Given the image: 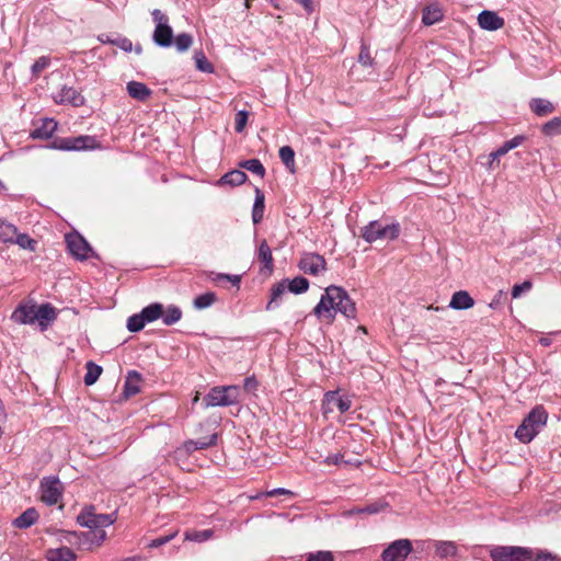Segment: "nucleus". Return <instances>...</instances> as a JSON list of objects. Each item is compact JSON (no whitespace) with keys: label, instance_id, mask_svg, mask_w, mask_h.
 Segmentation results:
<instances>
[{"label":"nucleus","instance_id":"obj_59","mask_svg":"<svg viewBox=\"0 0 561 561\" xmlns=\"http://www.w3.org/2000/svg\"><path fill=\"white\" fill-rule=\"evenodd\" d=\"M324 462L329 466H331V465L339 466L344 461H343V456L341 454H333V455H329L325 458Z\"/></svg>","mask_w":561,"mask_h":561},{"label":"nucleus","instance_id":"obj_63","mask_svg":"<svg viewBox=\"0 0 561 561\" xmlns=\"http://www.w3.org/2000/svg\"><path fill=\"white\" fill-rule=\"evenodd\" d=\"M98 39L103 43V44H112V42L114 41L113 38H111L108 35L106 34H101L98 36Z\"/></svg>","mask_w":561,"mask_h":561},{"label":"nucleus","instance_id":"obj_27","mask_svg":"<svg viewBox=\"0 0 561 561\" xmlns=\"http://www.w3.org/2000/svg\"><path fill=\"white\" fill-rule=\"evenodd\" d=\"M531 111L538 116H546L554 111V105L545 99H533L530 101Z\"/></svg>","mask_w":561,"mask_h":561},{"label":"nucleus","instance_id":"obj_47","mask_svg":"<svg viewBox=\"0 0 561 561\" xmlns=\"http://www.w3.org/2000/svg\"><path fill=\"white\" fill-rule=\"evenodd\" d=\"M248 112L247 111H239L237 114H236V119H234V129L237 133H242L245 125H247V122H248Z\"/></svg>","mask_w":561,"mask_h":561},{"label":"nucleus","instance_id":"obj_23","mask_svg":"<svg viewBox=\"0 0 561 561\" xmlns=\"http://www.w3.org/2000/svg\"><path fill=\"white\" fill-rule=\"evenodd\" d=\"M47 561H75L76 554L68 547L49 549L46 553Z\"/></svg>","mask_w":561,"mask_h":561},{"label":"nucleus","instance_id":"obj_9","mask_svg":"<svg viewBox=\"0 0 561 561\" xmlns=\"http://www.w3.org/2000/svg\"><path fill=\"white\" fill-rule=\"evenodd\" d=\"M66 243L71 255L79 261L88 260L94 254L88 241L77 232L67 234Z\"/></svg>","mask_w":561,"mask_h":561},{"label":"nucleus","instance_id":"obj_50","mask_svg":"<svg viewBox=\"0 0 561 561\" xmlns=\"http://www.w3.org/2000/svg\"><path fill=\"white\" fill-rule=\"evenodd\" d=\"M383 505L381 504H369L360 508H356L355 511H352V513L356 514H377L382 510Z\"/></svg>","mask_w":561,"mask_h":561},{"label":"nucleus","instance_id":"obj_25","mask_svg":"<svg viewBox=\"0 0 561 561\" xmlns=\"http://www.w3.org/2000/svg\"><path fill=\"white\" fill-rule=\"evenodd\" d=\"M10 244H16L23 250H28L34 252L37 248V241L31 238L27 233H22L16 228V234L12 238Z\"/></svg>","mask_w":561,"mask_h":561},{"label":"nucleus","instance_id":"obj_8","mask_svg":"<svg viewBox=\"0 0 561 561\" xmlns=\"http://www.w3.org/2000/svg\"><path fill=\"white\" fill-rule=\"evenodd\" d=\"M492 561H534L531 552L519 547H496L491 550Z\"/></svg>","mask_w":561,"mask_h":561},{"label":"nucleus","instance_id":"obj_61","mask_svg":"<svg viewBox=\"0 0 561 561\" xmlns=\"http://www.w3.org/2000/svg\"><path fill=\"white\" fill-rule=\"evenodd\" d=\"M536 561H560L556 559L551 553L540 552L536 557Z\"/></svg>","mask_w":561,"mask_h":561},{"label":"nucleus","instance_id":"obj_34","mask_svg":"<svg viewBox=\"0 0 561 561\" xmlns=\"http://www.w3.org/2000/svg\"><path fill=\"white\" fill-rule=\"evenodd\" d=\"M239 167L252 172L261 179L265 175V168L259 159L243 160L239 163Z\"/></svg>","mask_w":561,"mask_h":561},{"label":"nucleus","instance_id":"obj_31","mask_svg":"<svg viewBox=\"0 0 561 561\" xmlns=\"http://www.w3.org/2000/svg\"><path fill=\"white\" fill-rule=\"evenodd\" d=\"M140 312L145 321L150 323L161 318L163 314V306L159 302H154L145 307Z\"/></svg>","mask_w":561,"mask_h":561},{"label":"nucleus","instance_id":"obj_29","mask_svg":"<svg viewBox=\"0 0 561 561\" xmlns=\"http://www.w3.org/2000/svg\"><path fill=\"white\" fill-rule=\"evenodd\" d=\"M257 260L264 264V268L272 271L273 255L266 240H262L257 248Z\"/></svg>","mask_w":561,"mask_h":561},{"label":"nucleus","instance_id":"obj_57","mask_svg":"<svg viewBox=\"0 0 561 561\" xmlns=\"http://www.w3.org/2000/svg\"><path fill=\"white\" fill-rule=\"evenodd\" d=\"M524 140H525V137L522 135H518L507 141H505V144H506V147L508 148V150L511 151L512 149L520 146L524 142Z\"/></svg>","mask_w":561,"mask_h":561},{"label":"nucleus","instance_id":"obj_40","mask_svg":"<svg viewBox=\"0 0 561 561\" xmlns=\"http://www.w3.org/2000/svg\"><path fill=\"white\" fill-rule=\"evenodd\" d=\"M214 535V531L211 529H204V530H194V531H187L185 534V539L190 541L195 542H203L208 539H210Z\"/></svg>","mask_w":561,"mask_h":561},{"label":"nucleus","instance_id":"obj_44","mask_svg":"<svg viewBox=\"0 0 561 561\" xmlns=\"http://www.w3.org/2000/svg\"><path fill=\"white\" fill-rule=\"evenodd\" d=\"M542 133L547 136H554L561 134V118L554 117L543 124L542 126Z\"/></svg>","mask_w":561,"mask_h":561},{"label":"nucleus","instance_id":"obj_58","mask_svg":"<svg viewBox=\"0 0 561 561\" xmlns=\"http://www.w3.org/2000/svg\"><path fill=\"white\" fill-rule=\"evenodd\" d=\"M291 494H293L291 491L284 489V488L273 489V490L264 493V495L267 497H273V496H277V495H291Z\"/></svg>","mask_w":561,"mask_h":561},{"label":"nucleus","instance_id":"obj_20","mask_svg":"<svg viewBox=\"0 0 561 561\" xmlns=\"http://www.w3.org/2000/svg\"><path fill=\"white\" fill-rule=\"evenodd\" d=\"M38 512L34 507H30L16 518H14L12 525L19 529H26L33 526L38 520Z\"/></svg>","mask_w":561,"mask_h":561},{"label":"nucleus","instance_id":"obj_35","mask_svg":"<svg viewBox=\"0 0 561 561\" xmlns=\"http://www.w3.org/2000/svg\"><path fill=\"white\" fill-rule=\"evenodd\" d=\"M85 367H87V374H85L83 380L87 386H91L96 382V380L101 376L103 369L101 366L96 365L93 362H88Z\"/></svg>","mask_w":561,"mask_h":561},{"label":"nucleus","instance_id":"obj_24","mask_svg":"<svg viewBox=\"0 0 561 561\" xmlns=\"http://www.w3.org/2000/svg\"><path fill=\"white\" fill-rule=\"evenodd\" d=\"M217 443V434H211L208 437H202L196 440H188L185 443V449L188 453L195 450L206 449L208 447L215 446Z\"/></svg>","mask_w":561,"mask_h":561},{"label":"nucleus","instance_id":"obj_28","mask_svg":"<svg viewBox=\"0 0 561 561\" xmlns=\"http://www.w3.org/2000/svg\"><path fill=\"white\" fill-rule=\"evenodd\" d=\"M140 375L137 371H129L124 387L126 397L135 396L140 391Z\"/></svg>","mask_w":561,"mask_h":561},{"label":"nucleus","instance_id":"obj_11","mask_svg":"<svg viewBox=\"0 0 561 561\" xmlns=\"http://www.w3.org/2000/svg\"><path fill=\"white\" fill-rule=\"evenodd\" d=\"M352 407V400L347 396H341L339 391H328L324 394L322 402L323 413H331L335 409L340 411V413L347 412Z\"/></svg>","mask_w":561,"mask_h":561},{"label":"nucleus","instance_id":"obj_36","mask_svg":"<svg viewBox=\"0 0 561 561\" xmlns=\"http://www.w3.org/2000/svg\"><path fill=\"white\" fill-rule=\"evenodd\" d=\"M182 317V311L176 306H169L165 310L163 309V314L161 316L162 322L165 325H172L180 321Z\"/></svg>","mask_w":561,"mask_h":561},{"label":"nucleus","instance_id":"obj_15","mask_svg":"<svg viewBox=\"0 0 561 561\" xmlns=\"http://www.w3.org/2000/svg\"><path fill=\"white\" fill-rule=\"evenodd\" d=\"M36 321L42 331H45L51 322H54L57 318L56 308L47 302L37 306L36 305Z\"/></svg>","mask_w":561,"mask_h":561},{"label":"nucleus","instance_id":"obj_16","mask_svg":"<svg viewBox=\"0 0 561 561\" xmlns=\"http://www.w3.org/2000/svg\"><path fill=\"white\" fill-rule=\"evenodd\" d=\"M478 23L483 30L496 31L504 25V20L497 13L484 10L479 14Z\"/></svg>","mask_w":561,"mask_h":561},{"label":"nucleus","instance_id":"obj_60","mask_svg":"<svg viewBox=\"0 0 561 561\" xmlns=\"http://www.w3.org/2000/svg\"><path fill=\"white\" fill-rule=\"evenodd\" d=\"M243 387L247 391H253L257 387V381L254 377H248L244 379Z\"/></svg>","mask_w":561,"mask_h":561},{"label":"nucleus","instance_id":"obj_22","mask_svg":"<svg viewBox=\"0 0 561 561\" xmlns=\"http://www.w3.org/2000/svg\"><path fill=\"white\" fill-rule=\"evenodd\" d=\"M126 89L129 96L137 101L144 102L151 95V90L142 82L130 81Z\"/></svg>","mask_w":561,"mask_h":561},{"label":"nucleus","instance_id":"obj_5","mask_svg":"<svg viewBox=\"0 0 561 561\" xmlns=\"http://www.w3.org/2000/svg\"><path fill=\"white\" fill-rule=\"evenodd\" d=\"M156 27L152 34L153 42L161 47H170L173 43V30L169 24V18L159 9L151 12Z\"/></svg>","mask_w":561,"mask_h":561},{"label":"nucleus","instance_id":"obj_52","mask_svg":"<svg viewBox=\"0 0 561 561\" xmlns=\"http://www.w3.org/2000/svg\"><path fill=\"white\" fill-rule=\"evenodd\" d=\"M112 45H115L127 53L133 50V43L127 37L114 38V41L112 42Z\"/></svg>","mask_w":561,"mask_h":561},{"label":"nucleus","instance_id":"obj_2","mask_svg":"<svg viewBox=\"0 0 561 561\" xmlns=\"http://www.w3.org/2000/svg\"><path fill=\"white\" fill-rule=\"evenodd\" d=\"M548 414L543 407L534 408L523 420L515 432V437L524 444L530 443L539 432L546 426Z\"/></svg>","mask_w":561,"mask_h":561},{"label":"nucleus","instance_id":"obj_43","mask_svg":"<svg viewBox=\"0 0 561 561\" xmlns=\"http://www.w3.org/2000/svg\"><path fill=\"white\" fill-rule=\"evenodd\" d=\"M82 536L91 543L100 545L105 540L106 533L103 528H93L87 533H83Z\"/></svg>","mask_w":561,"mask_h":561},{"label":"nucleus","instance_id":"obj_17","mask_svg":"<svg viewBox=\"0 0 561 561\" xmlns=\"http://www.w3.org/2000/svg\"><path fill=\"white\" fill-rule=\"evenodd\" d=\"M57 122L54 118H43L41 125L35 127L30 137L33 139H49L57 129Z\"/></svg>","mask_w":561,"mask_h":561},{"label":"nucleus","instance_id":"obj_51","mask_svg":"<svg viewBox=\"0 0 561 561\" xmlns=\"http://www.w3.org/2000/svg\"><path fill=\"white\" fill-rule=\"evenodd\" d=\"M216 282L220 280H228L232 284V286H236L239 288L241 283V276L240 275H231V274H217L215 277Z\"/></svg>","mask_w":561,"mask_h":561},{"label":"nucleus","instance_id":"obj_53","mask_svg":"<svg viewBox=\"0 0 561 561\" xmlns=\"http://www.w3.org/2000/svg\"><path fill=\"white\" fill-rule=\"evenodd\" d=\"M530 287H531V283L530 282H524L522 284L514 285V287L512 289V297L513 298H518L524 291L529 290Z\"/></svg>","mask_w":561,"mask_h":561},{"label":"nucleus","instance_id":"obj_46","mask_svg":"<svg viewBox=\"0 0 561 561\" xmlns=\"http://www.w3.org/2000/svg\"><path fill=\"white\" fill-rule=\"evenodd\" d=\"M49 58L42 56L32 65V75L38 77L43 70L49 66Z\"/></svg>","mask_w":561,"mask_h":561},{"label":"nucleus","instance_id":"obj_13","mask_svg":"<svg viewBox=\"0 0 561 561\" xmlns=\"http://www.w3.org/2000/svg\"><path fill=\"white\" fill-rule=\"evenodd\" d=\"M299 268L310 275H319L325 270V260L317 253H306L299 261Z\"/></svg>","mask_w":561,"mask_h":561},{"label":"nucleus","instance_id":"obj_19","mask_svg":"<svg viewBox=\"0 0 561 561\" xmlns=\"http://www.w3.org/2000/svg\"><path fill=\"white\" fill-rule=\"evenodd\" d=\"M55 100L59 103H70L73 106H80L84 103V98L72 87H64Z\"/></svg>","mask_w":561,"mask_h":561},{"label":"nucleus","instance_id":"obj_6","mask_svg":"<svg viewBox=\"0 0 561 561\" xmlns=\"http://www.w3.org/2000/svg\"><path fill=\"white\" fill-rule=\"evenodd\" d=\"M96 140L92 136L82 135L78 137L55 138L47 147L64 151H78L93 149Z\"/></svg>","mask_w":561,"mask_h":561},{"label":"nucleus","instance_id":"obj_21","mask_svg":"<svg viewBox=\"0 0 561 561\" xmlns=\"http://www.w3.org/2000/svg\"><path fill=\"white\" fill-rule=\"evenodd\" d=\"M474 305V300L466 290L456 291L449 302V307L456 310H466Z\"/></svg>","mask_w":561,"mask_h":561},{"label":"nucleus","instance_id":"obj_64","mask_svg":"<svg viewBox=\"0 0 561 561\" xmlns=\"http://www.w3.org/2000/svg\"><path fill=\"white\" fill-rule=\"evenodd\" d=\"M133 49L135 50L136 54L140 55L142 53V48L140 45H136L135 47L133 46Z\"/></svg>","mask_w":561,"mask_h":561},{"label":"nucleus","instance_id":"obj_18","mask_svg":"<svg viewBox=\"0 0 561 561\" xmlns=\"http://www.w3.org/2000/svg\"><path fill=\"white\" fill-rule=\"evenodd\" d=\"M430 543L433 545L435 554L439 559L449 560L457 556L458 548L454 541L433 540Z\"/></svg>","mask_w":561,"mask_h":561},{"label":"nucleus","instance_id":"obj_55","mask_svg":"<svg viewBox=\"0 0 561 561\" xmlns=\"http://www.w3.org/2000/svg\"><path fill=\"white\" fill-rule=\"evenodd\" d=\"M286 289H287V287L283 283L277 284L273 288V290H272V300L268 302L267 309L271 308L272 302L274 300H276L278 297H280L286 291Z\"/></svg>","mask_w":561,"mask_h":561},{"label":"nucleus","instance_id":"obj_30","mask_svg":"<svg viewBox=\"0 0 561 561\" xmlns=\"http://www.w3.org/2000/svg\"><path fill=\"white\" fill-rule=\"evenodd\" d=\"M264 201H265L264 194L262 193L261 190L256 188L255 190V199H254L253 209H252V220L255 225L259 224L263 219L264 207H265Z\"/></svg>","mask_w":561,"mask_h":561},{"label":"nucleus","instance_id":"obj_62","mask_svg":"<svg viewBox=\"0 0 561 561\" xmlns=\"http://www.w3.org/2000/svg\"><path fill=\"white\" fill-rule=\"evenodd\" d=\"M296 2L300 3L306 11L311 12L312 11V1L311 0H295Z\"/></svg>","mask_w":561,"mask_h":561},{"label":"nucleus","instance_id":"obj_41","mask_svg":"<svg viewBox=\"0 0 561 561\" xmlns=\"http://www.w3.org/2000/svg\"><path fill=\"white\" fill-rule=\"evenodd\" d=\"M196 68L206 73L214 72V66L208 61L203 51H196L194 55Z\"/></svg>","mask_w":561,"mask_h":561},{"label":"nucleus","instance_id":"obj_26","mask_svg":"<svg viewBox=\"0 0 561 561\" xmlns=\"http://www.w3.org/2000/svg\"><path fill=\"white\" fill-rule=\"evenodd\" d=\"M248 176L243 171L232 170V171L227 172L225 175H222L220 178V180L218 181V184H220V185L228 184L231 186H238V185L243 184L245 182Z\"/></svg>","mask_w":561,"mask_h":561},{"label":"nucleus","instance_id":"obj_12","mask_svg":"<svg viewBox=\"0 0 561 561\" xmlns=\"http://www.w3.org/2000/svg\"><path fill=\"white\" fill-rule=\"evenodd\" d=\"M411 551V541L409 539H399L383 550L382 559L383 561H404Z\"/></svg>","mask_w":561,"mask_h":561},{"label":"nucleus","instance_id":"obj_14","mask_svg":"<svg viewBox=\"0 0 561 561\" xmlns=\"http://www.w3.org/2000/svg\"><path fill=\"white\" fill-rule=\"evenodd\" d=\"M36 305H20L12 313V320L21 324H33L36 321Z\"/></svg>","mask_w":561,"mask_h":561},{"label":"nucleus","instance_id":"obj_56","mask_svg":"<svg viewBox=\"0 0 561 561\" xmlns=\"http://www.w3.org/2000/svg\"><path fill=\"white\" fill-rule=\"evenodd\" d=\"M508 151L510 150L506 147V144L504 142L501 147H499L496 150H494L490 153L491 163H493L495 160H497L502 156L506 154Z\"/></svg>","mask_w":561,"mask_h":561},{"label":"nucleus","instance_id":"obj_37","mask_svg":"<svg viewBox=\"0 0 561 561\" xmlns=\"http://www.w3.org/2000/svg\"><path fill=\"white\" fill-rule=\"evenodd\" d=\"M279 158L285 167L290 171H295V151L289 146H284L279 149Z\"/></svg>","mask_w":561,"mask_h":561},{"label":"nucleus","instance_id":"obj_1","mask_svg":"<svg viewBox=\"0 0 561 561\" xmlns=\"http://www.w3.org/2000/svg\"><path fill=\"white\" fill-rule=\"evenodd\" d=\"M313 312L319 318L327 316L332 319L335 312H341L346 318H354L356 308L342 287L332 285L325 289V294L322 295Z\"/></svg>","mask_w":561,"mask_h":561},{"label":"nucleus","instance_id":"obj_32","mask_svg":"<svg viewBox=\"0 0 561 561\" xmlns=\"http://www.w3.org/2000/svg\"><path fill=\"white\" fill-rule=\"evenodd\" d=\"M443 12L437 5H428L423 10L422 21L425 25H433L440 21Z\"/></svg>","mask_w":561,"mask_h":561},{"label":"nucleus","instance_id":"obj_10","mask_svg":"<svg viewBox=\"0 0 561 561\" xmlns=\"http://www.w3.org/2000/svg\"><path fill=\"white\" fill-rule=\"evenodd\" d=\"M62 494V485L58 478H44L41 482V500L47 505L58 503Z\"/></svg>","mask_w":561,"mask_h":561},{"label":"nucleus","instance_id":"obj_54","mask_svg":"<svg viewBox=\"0 0 561 561\" xmlns=\"http://www.w3.org/2000/svg\"><path fill=\"white\" fill-rule=\"evenodd\" d=\"M176 533H172L170 535H167V536H161L159 538H156L153 539L150 543H149V547L150 548H158V547H161L165 543H168L170 540H172L174 537H175Z\"/></svg>","mask_w":561,"mask_h":561},{"label":"nucleus","instance_id":"obj_7","mask_svg":"<svg viewBox=\"0 0 561 561\" xmlns=\"http://www.w3.org/2000/svg\"><path fill=\"white\" fill-rule=\"evenodd\" d=\"M77 519L81 526L89 529L104 528L115 522L112 514H96L93 507L83 510Z\"/></svg>","mask_w":561,"mask_h":561},{"label":"nucleus","instance_id":"obj_38","mask_svg":"<svg viewBox=\"0 0 561 561\" xmlns=\"http://www.w3.org/2000/svg\"><path fill=\"white\" fill-rule=\"evenodd\" d=\"M309 288V282L307 278L298 276L288 283L287 289L294 294H301L307 291Z\"/></svg>","mask_w":561,"mask_h":561},{"label":"nucleus","instance_id":"obj_4","mask_svg":"<svg viewBox=\"0 0 561 561\" xmlns=\"http://www.w3.org/2000/svg\"><path fill=\"white\" fill-rule=\"evenodd\" d=\"M399 233L400 225L398 222L382 225L379 220H373L362 229V238L368 243L377 240H394Z\"/></svg>","mask_w":561,"mask_h":561},{"label":"nucleus","instance_id":"obj_48","mask_svg":"<svg viewBox=\"0 0 561 561\" xmlns=\"http://www.w3.org/2000/svg\"><path fill=\"white\" fill-rule=\"evenodd\" d=\"M306 561H333V554L330 551H317L307 556Z\"/></svg>","mask_w":561,"mask_h":561},{"label":"nucleus","instance_id":"obj_39","mask_svg":"<svg viewBox=\"0 0 561 561\" xmlns=\"http://www.w3.org/2000/svg\"><path fill=\"white\" fill-rule=\"evenodd\" d=\"M215 301H216V295L211 291H208V293L197 296L194 299L193 305L196 309L201 310V309L210 307Z\"/></svg>","mask_w":561,"mask_h":561},{"label":"nucleus","instance_id":"obj_42","mask_svg":"<svg viewBox=\"0 0 561 561\" xmlns=\"http://www.w3.org/2000/svg\"><path fill=\"white\" fill-rule=\"evenodd\" d=\"M193 44V37L187 33H181L174 38V45L178 51H186Z\"/></svg>","mask_w":561,"mask_h":561},{"label":"nucleus","instance_id":"obj_49","mask_svg":"<svg viewBox=\"0 0 561 561\" xmlns=\"http://www.w3.org/2000/svg\"><path fill=\"white\" fill-rule=\"evenodd\" d=\"M358 61L363 66H371L373 65L374 59L370 56L369 48L365 44H362L360 51L358 55Z\"/></svg>","mask_w":561,"mask_h":561},{"label":"nucleus","instance_id":"obj_33","mask_svg":"<svg viewBox=\"0 0 561 561\" xmlns=\"http://www.w3.org/2000/svg\"><path fill=\"white\" fill-rule=\"evenodd\" d=\"M16 234V226L0 218V242L9 243Z\"/></svg>","mask_w":561,"mask_h":561},{"label":"nucleus","instance_id":"obj_3","mask_svg":"<svg viewBox=\"0 0 561 561\" xmlns=\"http://www.w3.org/2000/svg\"><path fill=\"white\" fill-rule=\"evenodd\" d=\"M241 399V389L239 386H218L211 388L204 397L205 408L229 407L238 404Z\"/></svg>","mask_w":561,"mask_h":561},{"label":"nucleus","instance_id":"obj_45","mask_svg":"<svg viewBox=\"0 0 561 561\" xmlns=\"http://www.w3.org/2000/svg\"><path fill=\"white\" fill-rule=\"evenodd\" d=\"M146 321L141 314V312L137 314H133L127 320V329L130 332H138L146 325Z\"/></svg>","mask_w":561,"mask_h":561}]
</instances>
